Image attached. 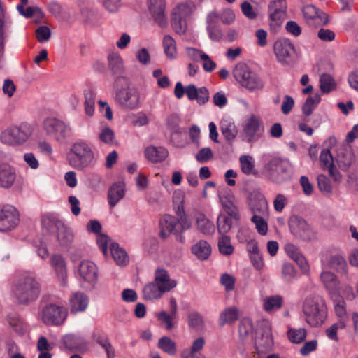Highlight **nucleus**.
Masks as SVG:
<instances>
[{"instance_id":"f257e3e1","label":"nucleus","mask_w":358,"mask_h":358,"mask_svg":"<svg viewBox=\"0 0 358 358\" xmlns=\"http://www.w3.org/2000/svg\"><path fill=\"white\" fill-rule=\"evenodd\" d=\"M173 203L177 217L166 214L160 222L159 236L166 239L171 234L176 236V239L183 243L185 237L182 235L185 230L189 229L192 224L184 210L185 194L182 191H177L173 195Z\"/></svg>"},{"instance_id":"f03ea898","label":"nucleus","mask_w":358,"mask_h":358,"mask_svg":"<svg viewBox=\"0 0 358 358\" xmlns=\"http://www.w3.org/2000/svg\"><path fill=\"white\" fill-rule=\"evenodd\" d=\"M41 292V284L34 276L25 275L14 285L13 294L17 303L27 306L36 301Z\"/></svg>"},{"instance_id":"7ed1b4c3","label":"nucleus","mask_w":358,"mask_h":358,"mask_svg":"<svg viewBox=\"0 0 358 358\" xmlns=\"http://www.w3.org/2000/svg\"><path fill=\"white\" fill-rule=\"evenodd\" d=\"M69 164L78 171H84L90 167L94 160V153L92 148L83 141L72 144L66 155Z\"/></svg>"},{"instance_id":"20e7f679","label":"nucleus","mask_w":358,"mask_h":358,"mask_svg":"<svg viewBox=\"0 0 358 358\" xmlns=\"http://www.w3.org/2000/svg\"><path fill=\"white\" fill-rule=\"evenodd\" d=\"M303 313L306 322L311 327L322 325L327 316L324 299L319 295L307 296L303 303Z\"/></svg>"},{"instance_id":"39448f33","label":"nucleus","mask_w":358,"mask_h":358,"mask_svg":"<svg viewBox=\"0 0 358 358\" xmlns=\"http://www.w3.org/2000/svg\"><path fill=\"white\" fill-rule=\"evenodd\" d=\"M43 227L50 233H55L57 240L62 248H68L73 243L74 235L62 220L55 217H47L42 220Z\"/></svg>"},{"instance_id":"423d86ee","label":"nucleus","mask_w":358,"mask_h":358,"mask_svg":"<svg viewBox=\"0 0 358 358\" xmlns=\"http://www.w3.org/2000/svg\"><path fill=\"white\" fill-rule=\"evenodd\" d=\"M273 346V341L270 321L266 319L259 320L255 338V347L259 358L272 350Z\"/></svg>"},{"instance_id":"0eeeda50","label":"nucleus","mask_w":358,"mask_h":358,"mask_svg":"<svg viewBox=\"0 0 358 358\" xmlns=\"http://www.w3.org/2000/svg\"><path fill=\"white\" fill-rule=\"evenodd\" d=\"M233 76L237 82L250 91L264 87L263 81L245 63L237 64L233 70Z\"/></svg>"},{"instance_id":"6e6552de","label":"nucleus","mask_w":358,"mask_h":358,"mask_svg":"<svg viewBox=\"0 0 358 358\" xmlns=\"http://www.w3.org/2000/svg\"><path fill=\"white\" fill-rule=\"evenodd\" d=\"M32 129L27 122L20 125L11 126L4 130L1 134V140L3 143L16 145H22L27 141L31 135Z\"/></svg>"},{"instance_id":"1a4fd4ad","label":"nucleus","mask_w":358,"mask_h":358,"mask_svg":"<svg viewBox=\"0 0 358 358\" xmlns=\"http://www.w3.org/2000/svg\"><path fill=\"white\" fill-rule=\"evenodd\" d=\"M273 50L277 60L283 65L292 66L297 60L296 49L289 38L278 39L274 43Z\"/></svg>"},{"instance_id":"9d476101","label":"nucleus","mask_w":358,"mask_h":358,"mask_svg":"<svg viewBox=\"0 0 358 358\" xmlns=\"http://www.w3.org/2000/svg\"><path fill=\"white\" fill-rule=\"evenodd\" d=\"M289 162L286 159L273 157L266 165L270 179L275 183H282L290 178Z\"/></svg>"},{"instance_id":"9b49d317","label":"nucleus","mask_w":358,"mask_h":358,"mask_svg":"<svg viewBox=\"0 0 358 358\" xmlns=\"http://www.w3.org/2000/svg\"><path fill=\"white\" fill-rule=\"evenodd\" d=\"M288 226L291 234L303 241H310L316 238V234L307 222L299 215L289 218Z\"/></svg>"},{"instance_id":"f8f14e48","label":"nucleus","mask_w":358,"mask_h":358,"mask_svg":"<svg viewBox=\"0 0 358 358\" xmlns=\"http://www.w3.org/2000/svg\"><path fill=\"white\" fill-rule=\"evenodd\" d=\"M43 128L47 134L58 142H64L71 132V127L57 118H47L43 122Z\"/></svg>"},{"instance_id":"ddd939ff","label":"nucleus","mask_w":358,"mask_h":358,"mask_svg":"<svg viewBox=\"0 0 358 358\" xmlns=\"http://www.w3.org/2000/svg\"><path fill=\"white\" fill-rule=\"evenodd\" d=\"M115 100L121 107L135 110L140 107V92L135 87L122 89L115 93Z\"/></svg>"},{"instance_id":"4468645a","label":"nucleus","mask_w":358,"mask_h":358,"mask_svg":"<svg viewBox=\"0 0 358 358\" xmlns=\"http://www.w3.org/2000/svg\"><path fill=\"white\" fill-rule=\"evenodd\" d=\"M67 313L65 309L55 304H48L43 310L42 320L48 325H60L65 320Z\"/></svg>"},{"instance_id":"2eb2a0df","label":"nucleus","mask_w":358,"mask_h":358,"mask_svg":"<svg viewBox=\"0 0 358 358\" xmlns=\"http://www.w3.org/2000/svg\"><path fill=\"white\" fill-rule=\"evenodd\" d=\"M17 209L13 206H4L0 210V231H7L14 229L19 222Z\"/></svg>"},{"instance_id":"dca6fc26","label":"nucleus","mask_w":358,"mask_h":358,"mask_svg":"<svg viewBox=\"0 0 358 358\" xmlns=\"http://www.w3.org/2000/svg\"><path fill=\"white\" fill-rule=\"evenodd\" d=\"M148 10L155 22L162 28L168 24V19L165 15V0H148Z\"/></svg>"},{"instance_id":"f3484780","label":"nucleus","mask_w":358,"mask_h":358,"mask_svg":"<svg viewBox=\"0 0 358 358\" xmlns=\"http://www.w3.org/2000/svg\"><path fill=\"white\" fill-rule=\"evenodd\" d=\"M63 343L65 348L71 352H85L88 350V343L85 338L73 334H68L64 336Z\"/></svg>"},{"instance_id":"a211bd4d","label":"nucleus","mask_w":358,"mask_h":358,"mask_svg":"<svg viewBox=\"0 0 358 358\" xmlns=\"http://www.w3.org/2000/svg\"><path fill=\"white\" fill-rule=\"evenodd\" d=\"M335 159L338 166L345 171L349 169L355 160L353 151L349 146L340 147L337 150Z\"/></svg>"},{"instance_id":"6ab92c4d","label":"nucleus","mask_w":358,"mask_h":358,"mask_svg":"<svg viewBox=\"0 0 358 358\" xmlns=\"http://www.w3.org/2000/svg\"><path fill=\"white\" fill-rule=\"evenodd\" d=\"M80 277L93 286L96 285L98 278V269L94 263L90 261H83L78 268Z\"/></svg>"},{"instance_id":"aec40b11","label":"nucleus","mask_w":358,"mask_h":358,"mask_svg":"<svg viewBox=\"0 0 358 358\" xmlns=\"http://www.w3.org/2000/svg\"><path fill=\"white\" fill-rule=\"evenodd\" d=\"M320 278L331 298L338 296L340 291V281L332 272L325 271L320 274Z\"/></svg>"},{"instance_id":"412c9836","label":"nucleus","mask_w":358,"mask_h":358,"mask_svg":"<svg viewBox=\"0 0 358 358\" xmlns=\"http://www.w3.org/2000/svg\"><path fill=\"white\" fill-rule=\"evenodd\" d=\"M185 93L189 100H196L199 105L207 103L210 97L208 90L206 87L197 89L193 84H190L185 87Z\"/></svg>"},{"instance_id":"4be33fe9","label":"nucleus","mask_w":358,"mask_h":358,"mask_svg":"<svg viewBox=\"0 0 358 358\" xmlns=\"http://www.w3.org/2000/svg\"><path fill=\"white\" fill-rule=\"evenodd\" d=\"M108 69L111 76H116L117 75L124 74L125 72L124 62L121 55L116 52L108 54Z\"/></svg>"},{"instance_id":"5701e85b","label":"nucleus","mask_w":358,"mask_h":358,"mask_svg":"<svg viewBox=\"0 0 358 358\" xmlns=\"http://www.w3.org/2000/svg\"><path fill=\"white\" fill-rule=\"evenodd\" d=\"M206 22V30L210 40L215 42L220 41L223 33L218 25V15L215 13H210L207 17Z\"/></svg>"},{"instance_id":"b1692460","label":"nucleus","mask_w":358,"mask_h":358,"mask_svg":"<svg viewBox=\"0 0 358 358\" xmlns=\"http://www.w3.org/2000/svg\"><path fill=\"white\" fill-rule=\"evenodd\" d=\"M154 282L156 283L159 288L164 289V293L169 292L177 285L176 280L170 279L169 273L165 269L159 268L155 271Z\"/></svg>"},{"instance_id":"393cba45","label":"nucleus","mask_w":358,"mask_h":358,"mask_svg":"<svg viewBox=\"0 0 358 358\" xmlns=\"http://www.w3.org/2000/svg\"><path fill=\"white\" fill-rule=\"evenodd\" d=\"M219 197L223 209L227 213V215L232 217L235 221H239V210L234 202V196L229 193L227 195H220Z\"/></svg>"},{"instance_id":"a878e982","label":"nucleus","mask_w":358,"mask_h":358,"mask_svg":"<svg viewBox=\"0 0 358 358\" xmlns=\"http://www.w3.org/2000/svg\"><path fill=\"white\" fill-rule=\"evenodd\" d=\"M89 303L87 296L81 292L76 293L69 301V309L71 313L76 314L78 312L84 311Z\"/></svg>"},{"instance_id":"bb28decb","label":"nucleus","mask_w":358,"mask_h":358,"mask_svg":"<svg viewBox=\"0 0 358 358\" xmlns=\"http://www.w3.org/2000/svg\"><path fill=\"white\" fill-rule=\"evenodd\" d=\"M16 178L14 169L6 164H0V187H10Z\"/></svg>"},{"instance_id":"cd10ccee","label":"nucleus","mask_w":358,"mask_h":358,"mask_svg":"<svg viewBox=\"0 0 358 358\" xmlns=\"http://www.w3.org/2000/svg\"><path fill=\"white\" fill-rule=\"evenodd\" d=\"M169 155L168 150L164 147L148 146L145 150L147 159L152 163L163 162Z\"/></svg>"},{"instance_id":"c85d7f7f","label":"nucleus","mask_w":358,"mask_h":358,"mask_svg":"<svg viewBox=\"0 0 358 358\" xmlns=\"http://www.w3.org/2000/svg\"><path fill=\"white\" fill-rule=\"evenodd\" d=\"M124 196V189L123 183L119 182L113 184L108 191V201L110 207H115Z\"/></svg>"},{"instance_id":"c756f323","label":"nucleus","mask_w":358,"mask_h":358,"mask_svg":"<svg viewBox=\"0 0 358 358\" xmlns=\"http://www.w3.org/2000/svg\"><path fill=\"white\" fill-rule=\"evenodd\" d=\"M50 264L57 275L64 280L66 277V264L64 257L60 254L53 255L50 257Z\"/></svg>"},{"instance_id":"7c9ffc66","label":"nucleus","mask_w":358,"mask_h":358,"mask_svg":"<svg viewBox=\"0 0 358 358\" xmlns=\"http://www.w3.org/2000/svg\"><path fill=\"white\" fill-rule=\"evenodd\" d=\"M191 250L199 259L206 260L211 254V246L206 241L200 240L192 246Z\"/></svg>"},{"instance_id":"2f4dec72","label":"nucleus","mask_w":358,"mask_h":358,"mask_svg":"<svg viewBox=\"0 0 358 358\" xmlns=\"http://www.w3.org/2000/svg\"><path fill=\"white\" fill-rule=\"evenodd\" d=\"M222 134L231 144L238 134V129L234 122L223 120L220 125Z\"/></svg>"},{"instance_id":"473e14b6","label":"nucleus","mask_w":358,"mask_h":358,"mask_svg":"<svg viewBox=\"0 0 358 358\" xmlns=\"http://www.w3.org/2000/svg\"><path fill=\"white\" fill-rule=\"evenodd\" d=\"M328 266L330 268L336 271L341 275H347L348 264L343 257L339 255L331 256L328 261Z\"/></svg>"},{"instance_id":"72a5a7b5","label":"nucleus","mask_w":358,"mask_h":358,"mask_svg":"<svg viewBox=\"0 0 358 358\" xmlns=\"http://www.w3.org/2000/svg\"><path fill=\"white\" fill-rule=\"evenodd\" d=\"M143 297L145 300L152 301L159 299L164 294V289L159 288L158 285L153 282L147 284L143 289Z\"/></svg>"},{"instance_id":"f704fd0d","label":"nucleus","mask_w":358,"mask_h":358,"mask_svg":"<svg viewBox=\"0 0 358 358\" xmlns=\"http://www.w3.org/2000/svg\"><path fill=\"white\" fill-rule=\"evenodd\" d=\"M196 224L198 230L206 235L213 234L215 231V225L204 214L199 213L196 217Z\"/></svg>"},{"instance_id":"c9c22d12","label":"nucleus","mask_w":358,"mask_h":358,"mask_svg":"<svg viewBox=\"0 0 358 358\" xmlns=\"http://www.w3.org/2000/svg\"><path fill=\"white\" fill-rule=\"evenodd\" d=\"M260 127V120L255 115H251L247 123L245 124L243 131L248 137V142H251L254 140L257 131Z\"/></svg>"},{"instance_id":"e433bc0d","label":"nucleus","mask_w":358,"mask_h":358,"mask_svg":"<svg viewBox=\"0 0 358 358\" xmlns=\"http://www.w3.org/2000/svg\"><path fill=\"white\" fill-rule=\"evenodd\" d=\"M111 255L116 264L124 265L129 262L128 256L124 250L119 246L117 243H112L110 247Z\"/></svg>"},{"instance_id":"4c0bfd02","label":"nucleus","mask_w":358,"mask_h":358,"mask_svg":"<svg viewBox=\"0 0 358 358\" xmlns=\"http://www.w3.org/2000/svg\"><path fill=\"white\" fill-rule=\"evenodd\" d=\"M238 318V311L235 307L226 308L220 315L219 324L223 327L227 323H232Z\"/></svg>"},{"instance_id":"58836bf2","label":"nucleus","mask_w":358,"mask_h":358,"mask_svg":"<svg viewBox=\"0 0 358 358\" xmlns=\"http://www.w3.org/2000/svg\"><path fill=\"white\" fill-rule=\"evenodd\" d=\"M233 218L224 214H220L217 219V231L222 236H227L226 234L230 231L232 227Z\"/></svg>"},{"instance_id":"ea45409f","label":"nucleus","mask_w":358,"mask_h":358,"mask_svg":"<svg viewBox=\"0 0 358 358\" xmlns=\"http://www.w3.org/2000/svg\"><path fill=\"white\" fill-rule=\"evenodd\" d=\"M320 101L321 96L318 93L313 96H308L301 108L303 114L306 117L310 116Z\"/></svg>"},{"instance_id":"a19ab883","label":"nucleus","mask_w":358,"mask_h":358,"mask_svg":"<svg viewBox=\"0 0 358 358\" xmlns=\"http://www.w3.org/2000/svg\"><path fill=\"white\" fill-rule=\"evenodd\" d=\"M92 338L105 350L107 354V358H115V351L110 343L108 336L94 334Z\"/></svg>"},{"instance_id":"79ce46f5","label":"nucleus","mask_w":358,"mask_h":358,"mask_svg":"<svg viewBox=\"0 0 358 358\" xmlns=\"http://www.w3.org/2000/svg\"><path fill=\"white\" fill-rule=\"evenodd\" d=\"M157 346L169 355H175L177 352L176 343L168 336H163L158 341Z\"/></svg>"},{"instance_id":"37998d69","label":"nucleus","mask_w":358,"mask_h":358,"mask_svg":"<svg viewBox=\"0 0 358 358\" xmlns=\"http://www.w3.org/2000/svg\"><path fill=\"white\" fill-rule=\"evenodd\" d=\"M303 16L306 20H313L317 17L321 20L324 18V24H327L328 22L327 15L324 13H320V10L313 5H307L303 9Z\"/></svg>"},{"instance_id":"c03bdc74","label":"nucleus","mask_w":358,"mask_h":358,"mask_svg":"<svg viewBox=\"0 0 358 358\" xmlns=\"http://www.w3.org/2000/svg\"><path fill=\"white\" fill-rule=\"evenodd\" d=\"M259 197L258 201L251 206L250 210L253 215L268 217V208L267 202L262 195H259Z\"/></svg>"},{"instance_id":"a18cd8bd","label":"nucleus","mask_w":358,"mask_h":358,"mask_svg":"<svg viewBox=\"0 0 358 358\" xmlns=\"http://www.w3.org/2000/svg\"><path fill=\"white\" fill-rule=\"evenodd\" d=\"M85 95V110L88 116H92L94 113L95 92L92 89L84 91Z\"/></svg>"},{"instance_id":"49530a36","label":"nucleus","mask_w":358,"mask_h":358,"mask_svg":"<svg viewBox=\"0 0 358 358\" xmlns=\"http://www.w3.org/2000/svg\"><path fill=\"white\" fill-rule=\"evenodd\" d=\"M336 87V83L333 77L324 73L320 78V87L322 93L327 94L332 91Z\"/></svg>"},{"instance_id":"de8ad7c7","label":"nucleus","mask_w":358,"mask_h":358,"mask_svg":"<svg viewBox=\"0 0 358 358\" xmlns=\"http://www.w3.org/2000/svg\"><path fill=\"white\" fill-rule=\"evenodd\" d=\"M281 275L286 282L290 283L296 278L297 271L292 263L285 262L282 266Z\"/></svg>"},{"instance_id":"09e8293b","label":"nucleus","mask_w":358,"mask_h":358,"mask_svg":"<svg viewBox=\"0 0 358 358\" xmlns=\"http://www.w3.org/2000/svg\"><path fill=\"white\" fill-rule=\"evenodd\" d=\"M163 47L165 55L170 59H173L176 54V42L169 35L164 36L163 38Z\"/></svg>"},{"instance_id":"8fccbe9b","label":"nucleus","mask_w":358,"mask_h":358,"mask_svg":"<svg viewBox=\"0 0 358 358\" xmlns=\"http://www.w3.org/2000/svg\"><path fill=\"white\" fill-rule=\"evenodd\" d=\"M171 26L176 34L180 35L185 34L187 29L186 18L172 14Z\"/></svg>"},{"instance_id":"3c124183","label":"nucleus","mask_w":358,"mask_h":358,"mask_svg":"<svg viewBox=\"0 0 358 358\" xmlns=\"http://www.w3.org/2000/svg\"><path fill=\"white\" fill-rule=\"evenodd\" d=\"M180 121L179 115L176 114H171L167 117V128L170 130L172 135L182 132V129L179 127Z\"/></svg>"},{"instance_id":"603ef678","label":"nucleus","mask_w":358,"mask_h":358,"mask_svg":"<svg viewBox=\"0 0 358 358\" xmlns=\"http://www.w3.org/2000/svg\"><path fill=\"white\" fill-rule=\"evenodd\" d=\"M289 340L294 343H300L303 341L306 337V330L303 328L290 329L287 331Z\"/></svg>"},{"instance_id":"864d4df0","label":"nucleus","mask_w":358,"mask_h":358,"mask_svg":"<svg viewBox=\"0 0 358 358\" xmlns=\"http://www.w3.org/2000/svg\"><path fill=\"white\" fill-rule=\"evenodd\" d=\"M99 139L107 145H113L117 144L115 133L113 130L108 127H104L101 130L99 135Z\"/></svg>"},{"instance_id":"5fc2aeb1","label":"nucleus","mask_w":358,"mask_h":358,"mask_svg":"<svg viewBox=\"0 0 358 358\" xmlns=\"http://www.w3.org/2000/svg\"><path fill=\"white\" fill-rule=\"evenodd\" d=\"M282 305V298L279 295L272 296L264 301V308L266 311L269 312L279 309Z\"/></svg>"},{"instance_id":"6e6d98bb","label":"nucleus","mask_w":358,"mask_h":358,"mask_svg":"<svg viewBox=\"0 0 358 358\" xmlns=\"http://www.w3.org/2000/svg\"><path fill=\"white\" fill-rule=\"evenodd\" d=\"M240 164L241 171L246 175L249 174H257V172L254 171L255 164L252 161L250 156L243 155L240 157Z\"/></svg>"},{"instance_id":"4d7b16f0","label":"nucleus","mask_w":358,"mask_h":358,"mask_svg":"<svg viewBox=\"0 0 358 358\" xmlns=\"http://www.w3.org/2000/svg\"><path fill=\"white\" fill-rule=\"evenodd\" d=\"M218 248L221 254L224 255H231L234 252V247L230 243V238L228 236H222L218 241Z\"/></svg>"},{"instance_id":"13d9d810","label":"nucleus","mask_w":358,"mask_h":358,"mask_svg":"<svg viewBox=\"0 0 358 358\" xmlns=\"http://www.w3.org/2000/svg\"><path fill=\"white\" fill-rule=\"evenodd\" d=\"M317 186L323 194L331 195L332 194V186L329 179L324 174H320L317 178Z\"/></svg>"},{"instance_id":"bf43d9fd","label":"nucleus","mask_w":358,"mask_h":358,"mask_svg":"<svg viewBox=\"0 0 358 358\" xmlns=\"http://www.w3.org/2000/svg\"><path fill=\"white\" fill-rule=\"evenodd\" d=\"M265 217H266L252 215L250 220L251 222L255 224L257 232L262 236H265L268 231V224Z\"/></svg>"},{"instance_id":"052dcab7","label":"nucleus","mask_w":358,"mask_h":358,"mask_svg":"<svg viewBox=\"0 0 358 358\" xmlns=\"http://www.w3.org/2000/svg\"><path fill=\"white\" fill-rule=\"evenodd\" d=\"M334 310L336 315L339 318H348L346 309H345V302L343 299L341 297L339 294L338 296H334Z\"/></svg>"},{"instance_id":"680f3d73","label":"nucleus","mask_w":358,"mask_h":358,"mask_svg":"<svg viewBox=\"0 0 358 358\" xmlns=\"http://www.w3.org/2000/svg\"><path fill=\"white\" fill-rule=\"evenodd\" d=\"M281 8H275V11L269 13V19L271 21H278L283 23L287 17V3H281Z\"/></svg>"},{"instance_id":"e2e57ef3","label":"nucleus","mask_w":358,"mask_h":358,"mask_svg":"<svg viewBox=\"0 0 358 358\" xmlns=\"http://www.w3.org/2000/svg\"><path fill=\"white\" fill-rule=\"evenodd\" d=\"M253 329L252 320L250 318H243L241 320L238 327L239 336L241 338L248 336Z\"/></svg>"},{"instance_id":"0e129e2a","label":"nucleus","mask_w":358,"mask_h":358,"mask_svg":"<svg viewBox=\"0 0 358 358\" xmlns=\"http://www.w3.org/2000/svg\"><path fill=\"white\" fill-rule=\"evenodd\" d=\"M115 77V80L113 83V88L115 90V93L118 92L122 89H127L131 88L129 87L130 80L129 78L127 76L122 75H117Z\"/></svg>"},{"instance_id":"69168bd1","label":"nucleus","mask_w":358,"mask_h":358,"mask_svg":"<svg viewBox=\"0 0 358 358\" xmlns=\"http://www.w3.org/2000/svg\"><path fill=\"white\" fill-rule=\"evenodd\" d=\"M38 42L43 43L48 41L51 36V30L47 26H40L35 31Z\"/></svg>"},{"instance_id":"338daca9","label":"nucleus","mask_w":358,"mask_h":358,"mask_svg":"<svg viewBox=\"0 0 358 358\" xmlns=\"http://www.w3.org/2000/svg\"><path fill=\"white\" fill-rule=\"evenodd\" d=\"M188 325L191 328H198L203 323V317L200 313L197 312L190 313L188 316Z\"/></svg>"},{"instance_id":"774afa93","label":"nucleus","mask_w":358,"mask_h":358,"mask_svg":"<svg viewBox=\"0 0 358 358\" xmlns=\"http://www.w3.org/2000/svg\"><path fill=\"white\" fill-rule=\"evenodd\" d=\"M192 13V8L187 3H180L173 10L172 14L186 18Z\"/></svg>"}]
</instances>
